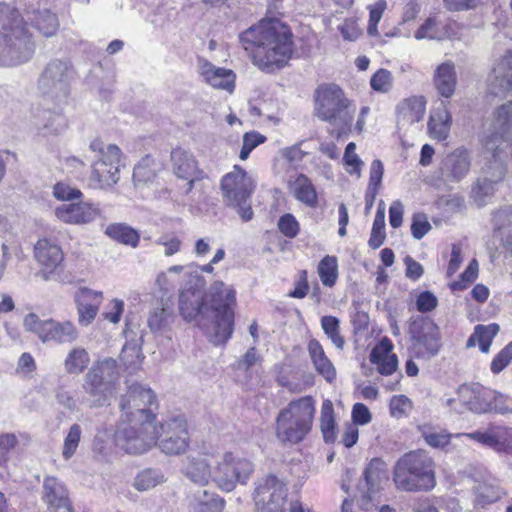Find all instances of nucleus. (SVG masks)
Wrapping results in <instances>:
<instances>
[{
  "instance_id": "15",
  "label": "nucleus",
  "mask_w": 512,
  "mask_h": 512,
  "mask_svg": "<svg viewBox=\"0 0 512 512\" xmlns=\"http://www.w3.org/2000/svg\"><path fill=\"white\" fill-rule=\"evenodd\" d=\"M286 484L273 474L258 480L254 491L255 512H283Z\"/></svg>"
},
{
  "instance_id": "51",
  "label": "nucleus",
  "mask_w": 512,
  "mask_h": 512,
  "mask_svg": "<svg viewBox=\"0 0 512 512\" xmlns=\"http://www.w3.org/2000/svg\"><path fill=\"white\" fill-rule=\"evenodd\" d=\"M90 370L101 376V378L107 381L108 385L111 387L119 376L117 362L113 358H105L97 362Z\"/></svg>"
},
{
  "instance_id": "58",
  "label": "nucleus",
  "mask_w": 512,
  "mask_h": 512,
  "mask_svg": "<svg viewBox=\"0 0 512 512\" xmlns=\"http://www.w3.org/2000/svg\"><path fill=\"white\" fill-rule=\"evenodd\" d=\"M152 159L145 157L139 162L133 170V180L135 183H147L155 177V172L150 168Z\"/></svg>"
},
{
  "instance_id": "13",
  "label": "nucleus",
  "mask_w": 512,
  "mask_h": 512,
  "mask_svg": "<svg viewBox=\"0 0 512 512\" xmlns=\"http://www.w3.org/2000/svg\"><path fill=\"white\" fill-rule=\"evenodd\" d=\"M122 152L115 144L106 146L103 157L91 166L90 186L94 189L106 190L116 185L120 179Z\"/></svg>"
},
{
  "instance_id": "62",
  "label": "nucleus",
  "mask_w": 512,
  "mask_h": 512,
  "mask_svg": "<svg viewBox=\"0 0 512 512\" xmlns=\"http://www.w3.org/2000/svg\"><path fill=\"white\" fill-rule=\"evenodd\" d=\"M47 320H41L35 313H29L24 317L23 326L28 332L35 333L42 341L46 331Z\"/></svg>"
},
{
  "instance_id": "55",
  "label": "nucleus",
  "mask_w": 512,
  "mask_h": 512,
  "mask_svg": "<svg viewBox=\"0 0 512 512\" xmlns=\"http://www.w3.org/2000/svg\"><path fill=\"white\" fill-rule=\"evenodd\" d=\"M82 430L80 425L73 424L64 440L62 455L64 459H70L76 452L81 439Z\"/></svg>"
},
{
  "instance_id": "61",
  "label": "nucleus",
  "mask_w": 512,
  "mask_h": 512,
  "mask_svg": "<svg viewBox=\"0 0 512 512\" xmlns=\"http://www.w3.org/2000/svg\"><path fill=\"white\" fill-rule=\"evenodd\" d=\"M53 195L58 200L70 201L81 198L82 192L67 183L58 182L53 187Z\"/></svg>"
},
{
  "instance_id": "46",
  "label": "nucleus",
  "mask_w": 512,
  "mask_h": 512,
  "mask_svg": "<svg viewBox=\"0 0 512 512\" xmlns=\"http://www.w3.org/2000/svg\"><path fill=\"white\" fill-rule=\"evenodd\" d=\"M476 502L484 507L487 504L498 501L504 491L495 482L484 481L476 487Z\"/></svg>"
},
{
  "instance_id": "52",
  "label": "nucleus",
  "mask_w": 512,
  "mask_h": 512,
  "mask_svg": "<svg viewBox=\"0 0 512 512\" xmlns=\"http://www.w3.org/2000/svg\"><path fill=\"white\" fill-rule=\"evenodd\" d=\"M445 36V33L439 29V22L436 17L427 18L414 34L417 40H441Z\"/></svg>"
},
{
  "instance_id": "37",
  "label": "nucleus",
  "mask_w": 512,
  "mask_h": 512,
  "mask_svg": "<svg viewBox=\"0 0 512 512\" xmlns=\"http://www.w3.org/2000/svg\"><path fill=\"white\" fill-rule=\"evenodd\" d=\"M185 475L194 483L205 485L213 480V469L210 468L206 457H190L185 466Z\"/></svg>"
},
{
  "instance_id": "8",
  "label": "nucleus",
  "mask_w": 512,
  "mask_h": 512,
  "mask_svg": "<svg viewBox=\"0 0 512 512\" xmlns=\"http://www.w3.org/2000/svg\"><path fill=\"white\" fill-rule=\"evenodd\" d=\"M254 189L253 177L237 165L221 180V191L225 203L236 208L244 221H249L253 217L249 199Z\"/></svg>"
},
{
  "instance_id": "53",
  "label": "nucleus",
  "mask_w": 512,
  "mask_h": 512,
  "mask_svg": "<svg viewBox=\"0 0 512 512\" xmlns=\"http://www.w3.org/2000/svg\"><path fill=\"white\" fill-rule=\"evenodd\" d=\"M385 212L384 209L378 208L368 244L371 248H379L385 240Z\"/></svg>"
},
{
  "instance_id": "9",
  "label": "nucleus",
  "mask_w": 512,
  "mask_h": 512,
  "mask_svg": "<svg viewBox=\"0 0 512 512\" xmlns=\"http://www.w3.org/2000/svg\"><path fill=\"white\" fill-rule=\"evenodd\" d=\"M254 470L255 465L250 459L227 451L219 457L213 467V481L220 489L230 492L238 484L246 485Z\"/></svg>"
},
{
  "instance_id": "23",
  "label": "nucleus",
  "mask_w": 512,
  "mask_h": 512,
  "mask_svg": "<svg viewBox=\"0 0 512 512\" xmlns=\"http://www.w3.org/2000/svg\"><path fill=\"white\" fill-rule=\"evenodd\" d=\"M489 92L500 97L512 93V48L506 50L495 63Z\"/></svg>"
},
{
  "instance_id": "39",
  "label": "nucleus",
  "mask_w": 512,
  "mask_h": 512,
  "mask_svg": "<svg viewBox=\"0 0 512 512\" xmlns=\"http://www.w3.org/2000/svg\"><path fill=\"white\" fill-rule=\"evenodd\" d=\"M26 16L27 20L31 21L33 25L46 37L55 35L58 30V18L48 9L33 11L32 15L27 11Z\"/></svg>"
},
{
  "instance_id": "7",
  "label": "nucleus",
  "mask_w": 512,
  "mask_h": 512,
  "mask_svg": "<svg viewBox=\"0 0 512 512\" xmlns=\"http://www.w3.org/2000/svg\"><path fill=\"white\" fill-rule=\"evenodd\" d=\"M394 482L405 491H427L434 488V462L424 451H411L402 456L394 468Z\"/></svg>"
},
{
  "instance_id": "60",
  "label": "nucleus",
  "mask_w": 512,
  "mask_h": 512,
  "mask_svg": "<svg viewBox=\"0 0 512 512\" xmlns=\"http://www.w3.org/2000/svg\"><path fill=\"white\" fill-rule=\"evenodd\" d=\"M431 230V224L424 213H415L412 217L411 233L416 240L422 239Z\"/></svg>"
},
{
  "instance_id": "43",
  "label": "nucleus",
  "mask_w": 512,
  "mask_h": 512,
  "mask_svg": "<svg viewBox=\"0 0 512 512\" xmlns=\"http://www.w3.org/2000/svg\"><path fill=\"white\" fill-rule=\"evenodd\" d=\"M90 357L88 352L81 347L73 348L64 361V368L68 374L79 375L89 365Z\"/></svg>"
},
{
  "instance_id": "14",
  "label": "nucleus",
  "mask_w": 512,
  "mask_h": 512,
  "mask_svg": "<svg viewBox=\"0 0 512 512\" xmlns=\"http://www.w3.org/2000/svg\"><path fill=\"white\" fill-rule=\"evenodd\" d=\"M409 333L413 341V352L417 358L430 359L439 353L441 333L432 320L420 318L412 321Z\"/></svg>"
},
{
  "instance_id": "12",
  "label": "nucleus",
  "mask_w": 512,
  "mask_h": 512,
  "mask_svg": "<svg viewBox=\"0 0 512 512\" xmlns=\"http://www.w3.org/2000/svg\"><path fill=\"white\" fill-rule=\"evenodd\" d=\"M70 66L60 59L51 60L42 72L38 88L44 97L57 107L66 102L69 94Z\"/></svg>"
},
{
  "instance_id": "31",
  "label": "nucleus",
  "mask_w": 512,
  "mask_h": 512,
  "mask_svg": "<svg viewBox=\"0 0 512 512\" xmlns=\"http://www.w3.org/2000/svg\"><path fill=\"white\" fill-rule=\"evenodd\" d=\"M426 110L423 96H412L404 99L397 106V120L402 124H413L421 121Z\"/></svg>"
},
{
  "instance_id": "26",
  "label": "nucleus",
  "mask_w": 512,
  "mask_h": 512,
  "mask_svg": "<svg viewBox=\"0 0 512 512\" xmlns=\"http://www.w3.org/2000/svg\"><path fill=\"white\" fill-rule=\"evenodd\" d=\"M74 299L77 305L79 324L88 326L98 313L103 299L102 292L84 287L75 293Z\"/></svg>"
},
{
  "instance_id": "41",
  "label": "nucleus",
  "mask_w": 512,
  "mask_h": 512,
  "mask_svg": "<svg viewBox=\"0 0 512 512\" xmlns=\"http://www.w3.org/2000/svg\"><path fill=\"white\" fill-rule=\"evenodd\" d=\"M493 221L504 245L512 251V206L503 207L495 212Z\"/></svg>"
},
{
  "instance_id": "56",
  "label": "nucleus",
  "mask_w": 512,
  "mask_h": 512,
  "mask_svg": "<svg viewBox=\"0 0 512 512\" xmlns=\"http://www.w3.org/2000/svg\"><path fill=\"white\" fill-rule=\"evenodd\" d=\"M356 145L353 142H350L345 149L343 160L347 165V172L350 174H355L357 177L361 175V166L363 165V161L358 157L355 153Z\"/></svg>"
},
{
  "instance_id": "49",
  "label": "nucleus",
  "mask_w": 512,
  "mask_h": 512,
  "mask_svg": "<svg viewBox=\"0 0 512 512\" xmlns=\"http://www.w3.org/2000/svg\"><path fill=\"white\" fill-rule=\"evenodd\" d=\"M321 327L331 342L342 350L345 345L344 338L340 334V322L335 316H323L321 318Z\"/></svg>"
},
{
  "instance_id": "2",
  "label": "nucleus",
  "mask_w": 512,
  "mask_h": 512,
  "mask_svg": "<svg viewBox=\"0 0 512 512\" xmlns=\"http://www.w3.org/2000/svg\"><path fill=\"white\" fill-rule=\"evenodd\" d=\"M155 395L150 388L131 384L121 397V417L115 431L116 444L127 453L141 454L151 448L156 437L155 415L150 406Z\"/></svg>"
},
{
  "instance_id": "42",
  "label": "nucleus",
  "mask_w": 512,
  "mask_h": 512,
  "mask_svg": "<svg viewBox=\"0 0 512 512\" xmlns=\"http://www.w3.org/2000/svg\"><path fill=\"white\" fill-rule=\"evenodd\" d=\"M105 233L113 240L129 245L133 248L138 246L140 236L136 230L122 223L111 224L106 228Z\"/></svg>"
},
{
  "instance_id": "34",
  "label": "nucleus",
  "mask_w": 512,
  "mask_h": 512,
  "mask_svg": "<svg viewBox=\"0 0 512 512\" xmlns=\"http://www.w3.org/2000/svg\"><path fill=\"white\" fill-rule=\"evenodd\" d=\"M308 351L316 371L328 382H332L336 377V370L332 362L326 356L320 342L316 339L310 340L308 343Z\"/></svg>"
},
{
  "instance_id": "17",
  "label": "nucleus",
  "mask_w": 512,
  "mask_h": 512,
  "mask_svg": "<svg viewBox=\"0 0 512 512\" xmlns=\"http://www.w3.org/2000/svg\"><path fill=\"white\" fill-rule=\"evenodd\" d=\"M483 154L487 163L482 167V175L477 179L472 189V197L479 207L484 206L488 199L493 196L496 185L506 175V165L502 155L492 156L490 154Z\"/></svg>"
},
{
  "instance_id": "45",
  "label": "nucleus",
  "mask_w": 512,
  "mask_h": 512,
  "mask_svg": "<svg viewBox=\"0 0 512 512\" xmlns=\"http://www.w3.org/2000/svg\"><path fill=\"white\" fill-rule=\"evenodd\" d=\"M335 426L333 404L330 400H326L322 404L320 416V428L325 442L335 440Z\"/></svg>"
},
{
  "instance_id": "4",
  "label": "nucleus",
  "mask_w": 512,
  "mask_h": 512,
  "mask_svg": "<svg viewBox=\"0 0 512 512\" xmlns=\"http://www.w3.org/2000/svg\"><path fill=\"white\" fill-rule=\"evenodd\" d=\"M35 50L32 36L17 10L0 3V66H16L29 61Z\"/></svg>"
},
{
  "instance_id": "63",
  "label": "nucleus",
  "mask_w": 512,
  "mask_h": 512,
  "mask_svg": "<svg viewBox=\"0 0 512 512\" xmlns=\"http://www.w3.org/2000/svg\"><path fill=\"white\" fill-rule=\"evenodd\" d=\"M512 361V341L509 342L492 360L491 371L500 373Z\"/></svg>"
},
{
  "instance_id": "3",
  "label": "nucleus",
  "mask_w": 512,
  "mask_h": 512,
  "mask_svg": "<svg viewBox=\"0 0 512 512\" xmlns=\"http://www.w3.org/2000/svg\"><path fill=\"white\" fill-rule=\"evenodd\" d=\"M240 41L252 62L271 73L286 66L293 54L290 29L275 19L261 20L240 34Z\"/></svg>"
},
{
  "instance_id": "38",
  "label": "nucleus",
  "mask_w": 512,
  "mask_h": 512,
  "mask_svg": "<svg viewBox=\"0 0 512 512\" xmlns=\"http://www.w3.org/2000/svg\"><path fill=\"white\" fill-rule=\"evenodd\" d=\"M290 185L293 195L298 201L311 208H315L317 206V192L311 180L306 175L299 174Z\"/></svg>"
},
{
  "instance_id": "35",
  "label": "nucleus",
  "mask_w": 512,
  "mask_h": 512,
  "mask_svg": "<svg viewBox=\"0 0 512 512\" xmlns=\"http://www.w3.org/2000/svg\"><path fill=\"white\" fill-rule=\"evenodd\" d=\"M224 500L216 498L213 493L200 489L193 493L189 503L190 512H221Z\"/></svg>"
},
{
  "instance_id": "18",
  "label": "nucleus",
  "mask_w": 512,
  "mask_h": 512,
  "mask_svg": "<svg viewBox=\"0 0 512 512\" xmlns=\"http://www.w3.org/2000/svg\"><path fill=\"white\" fill-rule=\"evenodd\" d=\"M386 479L384 463L379 459H372L363 472V479L357 485V490L361 494L359 504L362 509L369 511L379 504L378 493Z\"/></svg>"
},
{
  "instance_id": "47",
  "label": "nucleus",
  "mask_w": 512,
  "mask_h": 512,
  "mask_svg": "<svg viewBox=\"0 0 512 512\" xmlns=\"http://www.w3.org/2000/svg\"><path fill=\"white\" fill-rule=\"evenodd\" d=\"M319 277L323 285L332 287L338 278V263L335 256H325L318 264Z\"/></svg>"
},
{
  "instance_id": "16",
  "label": "nucleus",
  "mask_w": 512,
  "mask_h": 512,
  "mask_svg": "<svg viewBox=\"0 0 512 512\" xmlns=\"http://www.w3.org/2000/svg\"><path fill=\"white\" fill-rule=\"evenodd\" d=\"M154 445L158 443L161 451L168 455H178L186 452L189 447L187 423L183 417H174L156 426Z\"/></svg>"
},
{
  "instance_id": "54",
  "label": "nucleus",
  "mask_w": 512,
  "mask_h": 512,
  "mask_svg": "<svg viewBox=\"0 0 512 512\" xmlns=\"http://www.w3.org/2000/svg\"><path fill=\"white\" fill-rule=\"evenodd\" d=\"M143 355L141 348L137 344H126L124 345L120 360L127 368L137 369L142 363Z\"/></svg>"
},
{
  "instance_id": "19",
  "label": "nucleus",
  "mask_w": 512,
  "mask_h": 512,
  "mask_svg": "<svg viewBox=\"0 0 512 512\" xmlns=\"http://www.w3.org/2000/svg\"><path fill=\"white\" fill-rule=\"evenodd\" d=\"M171 167L177 178L187 180L186 193L191 192L194 183L204 178L195 156L182 147L172 149L170 154Z\"/></svg>"
},
{
  "instance_id": "30",
  "label": "nucleus",
  "mask_w": 512,
  "mask_h": 512,
  "mask_svg": "<svg viewBox=\"0 0 512 512\" xmlns=\"http://www.w3.org/2000/svg\"><path fill=\"white\" fill-rule=\"evenodd\" d=\"M37 129L43 135H59L67 128L65 116L60 111L38 109L35 114Z\"/></svg>"
},
{
  "instance_id": "33",
  "label": "nucleus",
  "mask_w": 512,
  "mask_h": 512,
  "mask_svg": "<svg viewBox=\"0 0 512 512\" xmlns=\"http://www.w3.org/2000/svg\"><path fill=\"white\" fill-rule=\"evenodd\" d=\"M433 83L437 92L445 98H450L456 89L457 78L452 62L439 65L434 73Z\"/></svg>"
},
{
  "instance_id": "29",
  "label": "nucleus",
  "mask_w": 512,
  "mask_h": 512,
  "mask_svg": "<svg viewBox=\"0 0 512 512\" xmlns=\"http://www.w3.org/2000/svg\"><path fill=\"white\" fill-rule=\"evenodd\" d=\"M451 124V114L448 111L445 102L442 101L430 114L428 133L434 140L445 141L449 136Z\"/></svg>"
},
{
  "instance_id": "1",
  "label": "nucleus",
  "mask_w": 512,
  "mask_h": 512,
  "mask_svg": "<svg viewBox=\"0 0 512 512\" xmlns=\"http://www.w3.org/2000/svg\"><path fill=\"white\" fill-rule=\"evenodd\" d=\"M206 281L199 273L187 275L180 290L179 311L186 321H197V325L214 345L225 344L233 333L235 291L222 281L211 284L204 292Z\"/></svg>"
},
{
  "instance_id": "20",
  "label": "nucleus",
  "mask_w": 512,
  "mask_h": 512,
  "mask_svg": "<svg viewBox=\"0 0 512 512\" xmlns=\"http://www.w3.org/2000/svg\"><path fill=\"white\" fill-rule=\"evenodd\" d=\"M54 213L60 221L74 225L89 224L102 215L99 206L89 202L62 204L55 208Z\"/></svg>"
},
{
  "instance_id": "28",
  "label": "nucleus",
  "mask_w": 512,
  "mask_h": 512,
  "mask_svg": "<svg viewBox=\"0 0 512 512\" xmlns=\"http://www.w3.org/2000/svg\"><path fill=\"white\" fill-rule=\"evenodd\" d=\"M392 350V342L383 338L370 353L369 360L381 375H392L397 370L398 359Z\"/></svg>"
},
{
  "instance_id": "21",
  "label": "nucleus",
  "mask_w": 512,
  "mask_h": 512,
  "mask_svg": "<svg viewBox=\"0 0 512 512\" xmlns=\"http://www.w3.org/2000/svg\"><path fill=\"white\" fill-rule=\"evenodd\" d=\"M197 70L203 82L214 89L232 94L235 89L236 74L231 69L218 67L205 58L197 61Z\"/></svg>"
},
{
  "instance_id": "64",
  "label": "nucleus",
  "mask_w": 512,
  "mask_h": 512,
  "mask_svg": "<svg viewBox=\"0 0 512 512\" xmlns=\"http://www.w3.org/2000/svg\"><path fill=\"white\" fill-rule=\"evenodd\" d=\"M412 408V403L405 395H395L390 400V412L393 417L400 418Z\"/></svg>"
},
{
  "instance_id": "5",
  "label": "nucleus",
  "mask_w": 512,
  "mask_h": 512,
  "mask_svg": "<svg viewBox=\"0 0 512 512\" xmlns=\"http://www.w3.org/2000/svg\"><path fill=\"white\" fill-rule=\"evenodd\" d=\"M355 107L335 84L319 86L315 91V116L333 127L337 139L351 131Z\"/></svg>"
},
{
  "instance_id": "27",
  "label": "nucleus",
  "mask_w": 512,
  "mask_h": 512,
  "mask_svg": "<svg viewBox=\"0 0 512 512\" xmlns=\"http://www.w3.org/2000/svg\"><path fill=\"white\" fill-rule=\"evenodd\" d=\"M82 388L87 396L83 397L81 402L90 408L103 406L112 390L107 381L91 370L85 375Z\"/></svg>"
},
{
  "instance_id": "22",
  "label": "nucleus",
  "mask_w": 512,
  "mask_h": 512,
  "mask_svg": "<svg viewBox=\"0 0 512 512\" xmlns=\"http://www.w3.org/2000/svg\"><path fill=\"white\" fill-rule=\"evenodd\" d=\"M470 167V152L464 147H458L443 158L441 176L447 182H459L467 176Z\"/></svg>"
},
{
  "instance_id": "25",
  "label": "nucleus",
  "mask_w": 512,
  "mask_h": 512,
  "mask_svg": "<svg viewBox=\"0 0 512 512\" xmlns=\"http://www.w3.org/2000/svg\"><path fill=\"white\" fill-rule=\"evenodd\" d=\"M34 258L42 267L43 277L48 279V274L53 272L63 261L61 247L48 238H42L34 246Z\"/></svg>"
},
{
  "instance_id": "48",
  "label": "nucleus",
  "mask_w": 512,
  "mask_h": 512,
  "mask_svg": "<svg viewBox=\"0 0 512 512\" xmlns=\"http://www.w3.org/2000/svg\"><path fill=\"white\" fill-rule=\"evenodd\" d=\"M462 436L477 441L482 445L499 450V438H501V436L499 435L498 432V426H491L485 431H475L472 433L457 434V437Z\"/></svg>"
},
{
  "instance_id": "10",
  "label": "nucleus",
  "mask_w": 512,
  "mask_h": 512,
  "mask_svg": "<svg viewBox=\"0 0 512 512\" xmlns=\"http://www.w3.org/2000/svg\"><path fill=\"white\" fill-rule=\"evenodd\" d=\"M512 131V101L498 106L483 138V153L502 155L510 142Z\"/></svg>"
},
{
  "instance_id": "32",
  "label": "nucleus",
  "mask_w": 512,
  "mask_h": 512,
  "mask_svg": "<svg viewBox=\"0 0 512 512\" xmlns=\"http://www.w3.org/2000/svg\"><path fill=\"white\" fill-rule=\"evenodd\" d=\"M46 331L43 334L42 342L55 341L58 343H72L77 340L79 333L72 322H57L52 319L47 320Z\"/></svg>"
},
{
  "instance_id": "57",
  "label": "nucleus",
  "mask_w": 512,
  "mask_h": 512,
  "mask_svg": "<svg viewBox=\"0 0 512 512\" xmlns=\"http://www.w3.org/2000/svg\"><path fill=\"white\" fill-rule=\"evenodd\" d=\"M387 7L386 0H378L374 5L370 6L369 23L367 32L370 36L378 35L377 25L380 22L383 12Z\"/></svg>"
},
{
  "instance_id": "11",
  "label": "nucleus",
  "mask_w": 512,
  "mask_h": 512,
  "mask_svg": "<svg viewBox=\"0 0 512 512\" xmlns=\"http://www.w3.org/2000/svg\"><path fill=\"white\" fill-rule=\"evenodd\" d=\"M457 397L444 400V405L456 414L470 411L476 414L490 412V402L495 399L494 390L478 383L463 384L456 390Z\"/></svg>"
},
{
  "instance_id": "40",
  "label": "nucleus",
  "mask_w": 512,
  "mask_h": 512,
  "mask_svg": "<svg viewBox=\"0 0 512 512\" xmlns=\"http://www.w3.org/2000/svg\"><path fill=\"white\" fill-rule=\"evenodd\" d=\"M499 332V326L495 323L489 325H477L474 332L470 335L466 342V347L471 348L479 344L481 352L488 353L493 338Z\"/></svg>"
},
{
  "instance_id": "24",
  "label": "nucleus",
  "mask_w": 512,
  "mask_h": 512,
  "mask_svg": "<svg viewBox=\"0 0 512 512\" xmlns=\"http://www.w3.org/2000/svg\"><path fill=\"white\" fill-rule=\"evenodd\" d=\"M42 499L53 512H73L66 487L55 477L44 479Z\"/></svg>"
},
{
  "instance_id": "50",
  "label": "nucleus",
  "mask_w": 512,
  "mask_h": 512,
  "mask_svg": "<svg viewBox=\"0 0 512 512\" xmlns=\"http://www.w3.org/2000/svg\"><path fill=\"white\" fill-rule=\"evenodd\" d=\"M162 482H164V476L160 471L147 469L136 476L134 480V487L139 491H147Z\"/></svg>"
},
{
  "instance_id": "6",
  "label": "nucleus",
  "mask_w": 512,
  "mask_h": 512,
  "mask_svg": "<svg viewBox=\"0 0 512 512\" xmlns=\"http://www.w3.org/2000/svg\"><path fill=\"white\" fill-rule=\"evenodd\" d=\"M315 400L304 396L291 401L276 417V437L282 443L298 444L311 431Z\"/></svg>"
},
{
  "instance_id": "44",
  "label": "nucleus",
  "mask_w": 512,
  "mask_h": 512,
  "mask_svg": "<svg viewBox=\"0 0 512 512\" xmlns=\"http://www.w3.org/2000/svg\"><path fill=\"white\" fill-rule=\"evenodd\" d=\"M184 266L174 265L169 267L166 271L161 272L157 275L155 280V286L163 294L174 291L179 281V276L183 272Z\"/></svg>"
},
{
  "instance_id": "36",
  "label": "nucleus",
  "mask_w": 512,
  "mask_h": 512,
  "mask_svg": "<svg viewBox=\"0 0 512 512\" xmlns=\"http://www.w3.org/2000/svg\"><path fill=\"white\" fill-rule=\"evenodd\" d=\"M174 319L172 305L169 299H161L149 314L148 326L151 331L157 332L169 327Z\"/></svg>"
},
{
  "instance_id": "59",
  "label": "nucleus",
  "mask_w": 512,
  "mask_h": 512,
  "mask_svg": "<svg viewBox=\"0 0 512 512\" xmlns=\"http://www.w3.org/2000/svg\"><path fill=\"white\" fill-rule=\"evenodd\" d=\"M373 90L386 93L392 88V74L386 69H379L370 80Z\"/></svg>"
}]
</instances>
